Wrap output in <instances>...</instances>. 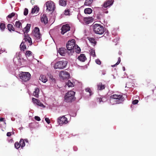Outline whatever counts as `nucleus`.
Masks as SVG:
<instances>
[{
	"label": "nucleus",
	"instance_id": "nucleus-51",
	"mask_svg": "<svg viewBox=\"0 0 156 156\" xmlns=\"http://www.w3.org/2000/svg\"><path fill=\"white\" fill-rule=\"evenodd\" d=\"M24 140L25 142L28 143V141L27 139H25Z\"/></svg>",
	"mask_w": 156,
	"mask_h": 156
},
{
	"label": "nucleus",
	"instance_id": "nucleus-12",
	"mask_svg": "<svg viewBox=\"0 0 156 156\" xmlns=\"http://www.w3.org/2000/svg\"><path fill=\"white\" fill-rule=\"evenodd\" d=\"M32 101L34 104H36L37 105L43 108L45 107V106L41 102H40L39 100L34 98H32Z\"/></svg>",
	"mask_w": 156,
	"mask_h": 156
},
{
	"label": "nucleus",
	"instance_id": "nucleus-7",
	"mask_svg": "<svg viewBox=\"0 0 156 156\" xmlns=\"http://www.w3.org/2000/svg\"><path fill=\"white\" fill-rule=\"evenodd\" d=\"M34 36L37 40H40L41 35L40 32V30L39 28L36 27L35 28L34 31L33 33Z\"/></svg>",
	"mask_w": 156,
	"mask_h": 156
},
{
	"label": "nucleus",
	"instance_id": "nucleus-1",
	"mask_svg": "<svg viewBox=\"0 0 156 156\" xmlns=\"http://www.w3.org/2000/svg\"><path fill=\"white\" fill-rule=\"evenodd\" d=\"M125 98L122 95L114 94L110 97V103L112 105L122 103Z\"/></svg>",
	"mask_w": 156,
	"mask_h": 156
},
{
	"label": "nucleus",
	"instance_id": "nucleus-39",
	"mask_svg": "<svg viewBox=\"0 0 156 156\" xmlns=\"http://www.w3.org/2000/svg\"><path fill=\"white\" fill-rule=\"evenodd\" d=\"M14 146H15V147L17 149L19 148L20 147V144L18 142H16L15 143Z\"/></svg>",
	"mask_w": 156,
	"mask_h": 156
},
{
	"label": "nucleus",
	"instance_id": "nucleus-3",
	"mask_svg": "<svg viewBox=\"0 0 156 156\" xmlns=\"http://www.w3.org/2000/svg\"><path fill=\"white\" fill-rule=\"evenodd\" d=\"M93 29L95 33L102 34L104 32V28L103 26L100 24H95L93 25Z\"/></svg>",
	"mask_w": 156,
	"mask_h": 156
},
{
	"label": "nucleus",
	"instance_id": "nucleus-14",
	"mask_svg": "<svg viewBox=\"0 0 156 156\" xmlns=\"http://www.w3.org/2000/svg\"><path fill=\"white\" fill-rule=\"evenodd\" d=\"M58 53L62 56H65L67 51L66 49L64 48H59L58 50Z\"/></svg>",
	"mask_w": 156,
	"mask_h": 156
},
{
	"label": "nucleus",
	"instance_id": "nucleus-26",
	"mask_svg": "<svg viewBox=\"0 0 156 156\" xmlns=\"http://www.w3.org/2000/svg\"><path fill=\"white\" fill-rule=\"evenodd\" d=\"M24 41H23L20 45V48L21 50L24 51L25 50L27 49L26 46L24 44Z\"/></svg>",
	"mask_w": 156,
	"mask_h": 156
},
{
	"label": "nucleus",
	"instance_id": "nucleus-44",
	"mask_svg": "<svg viewBox=\"0 0 156 156\" xmlns=\"http://www.w3.org/2000/svg\"><path fill=\"white\" fill-rule=\"evenodd\" d=\"M69 11L68 9L65 10V14L66 15H68L69 14Z\"/></svg>",
	"mask_w": 156,
	"mask_h": 156
},
{
	"label": "nucleus",
	"instance_id": "nucleus-28",
	"mask_svg": "<svg viewBox=\"0 0 156 156\" xmlns=\"http://www.w3.org/2000/svg\"><path fill=\"white\" fill-rule=\"evenodd\" d=\"M66 44L69 45L72 44L73 45H76V44L75 41L74 39H72L69 41Z\"/></svg>",
	"mask_w": 156,
	"mask_h": 156
},
{
	"label": "nucleus",
	"instance_id": "nucleus-22",
	"mask_svg": "<svg viewBox=\"0 0 156 156\" xmlns=\"http://www.w3.org/2000/svg\"><path fill=\"white\" fill-rule=\"evenodd\" d=\"M40 90L38 88L36 87L35 88V90L33 93V95L36 98H38L39 96V93Z\"/></svg>",
	"mask_w": 156,
	"mask_h": 156
},
{
	"label": "nucleus",
	"instance_id": "nucleus-29",
	"mask_svg": "<svg viewBox=\"0 0 156 156\" xmlns=\"http://www.w3.org/2000/svg\"><path fill=\"white\" fill-rule=\"evenodd\" d=\"M92 11V9L89 8L85 9L84 11V13L86 14H90L91 13Z\"/></svg>",
	"mask_w": 156,
	"mask_h": 156
},
{
	"label": "nucleus",
	"instance_id": "nucleus-24",
	"mask_svg": "<svg viewBox=\"0 0 156 156\" xmlns=\"http://www.w3.org/2000/svg\"><path fill=\"white\" fill-rule=\"evenodd\" d=\"M7 26L8 30L9 31L11 32L12 31H15V28L12 24L10 23L8 24Z\"/></svg>",
	"mask_w": 156,
	"mask_h": 156
},
{
	"label": "nucleus",
	"instance_id": "nucleus-47",
	"mask_svg": "<svg viewBox=\"0 0 156 156\" xmlns=\"http://www.w3.org/2000/svg\"><path fill=\"white\" fill-rule=\"evenodd\" d=\"M34 119L36 120L37 121H40L41 120L40 117L38 116H35Z\"/></svg>",
	"mask_w": 156,
	"mask_h": 156
},
{
	"label": "nucleus",
	"instance_id": "nucleus-41",
	"mask_svg": "<svg viewBox=\"0 0 156 156\" xmlns=\"http://www.w3.org/2000/svg\"><path fill=\"white\" fill-rule=\"evenodd\" d=\"M90 54L92 56H95V54L94 50L93 49H91L90 52Z\"/></svg>",
	"mask_w": 156,
	"mask_h": 156
},
{
	"label": "nucleus",
	"instance_id": "nucleus-13",
	"mask_svg": "<svg viewBox=\"0 0 156 156\" xmlns=\"http://www.w3.org/2000/svg\"><path fill=\"white\" fill-rule=\"evenodd\" d=\"M22 20H18L16 21L14 25L15 27H16L18 30H21L23 28L22 27Z\"/></svg>",
	"mask_w": 156,
	"mask_h": 156
},
{
	"label": "nucleus",
	"instance_id": "nucleus-40",
	"mask_svg": "<svg viewBox=\"0 0 156 156\" xmlns=\"http://www.w3.org/2000/svg\"><path fill=\"white\" fill-rule=\"evenodd\" d=\"M28 9L27 8H25L23 12L24 15L25 16H27L28 14Z\"/></svg>",
	"mask_w": 156,
	"mask_h": 156
},
{
	"label": "nucleus",
	"instance_id": "nucleus-2",
	"mask_svg": "<svg viewBox=\"0 0 156 156\" xmlns=\"http://www.w3.org/2000/svg\"><path fill=\"white\" fill-rule=\"evenodd\" d=\"M75 92L72 90L68 91L64 96V100L67 102H71L75 101L76 98L75 97Z\"/></svg>",
	"mask_w": 156,
	"mask_h": 156
},
{
	"label": "nucleus",
	"instance_id": "nucleus-52",
	"mask_svg": "<svg viewBox=\"0 0 156 156\" xmlns=\"http://www.w3.org/2000/svg\"><path fill=\"white\" fill-rule=\"evenodd\" d=\"M4 118H0V121H2L4 120Z\"/></svg>",
	"mask_w": 156,
	"mask_h": 156
},
{
	"label": "nucleus",
	"instance_id": "nucleus-23",
	"mask_svg": "<svg viewBox=\"0 0 156 156\" xmlns=\"http://www.w3.org/2000/svg\"><path fill=\"white\" fill-rule=\"evenodd\" d=\"M39 80L44 83H46L47 81V79L45 75H41L39 77Z\"/></svg>",
	"mask_w": 156,
	"mask_h": 156
},
{
	"label": "nucleus",
	"instance_id": "nucleus-27",
	"mask_svg": "<svg viewBox=\"0 0 156 156\" xmlns=\"http://www.w3.org/2000/svg\"><path fill=\"white\" fill-rule=\"evenodd\" d=\"M59 2V5L62 6H65L66 5V0H60Z\"/></svg>",
	"mask_w": 156,
	"mask_h": 156
},
{
	"label": "nucleus",
	"instance_id": "nucleus-18",
	"mask_svg": "<svg viewBox=\"0 0 156 156\" xmlns=\"http://www.w3.org/2000/svg\"><path fill=\"white\" fill-rule=\"evenodd\" d=\"M84 21L87 24H88L92 21V17H86L84 18Z\"/></svg>",
	"mask_w": 156,
	"mask_h": 156
},
{
	"label": "nucleus",
	"instance_id": "nucleus-53",
	"mask_svg": "<svg viewBox=\"0 0 156 156\" xmlns=\"http://www.w3.org/2000/svg\"><path fill=\"white\" fill-rule=\"evenodd\" d=\"M123 71L125 70V68L124 67H123Z\"/></svg>",
	"mask_w": 156,
	"mask_h": 156
},
{
	"label": "nucleus",
	"instance_id": "nucleus-45",
	"mask_svg": "<svg viewBox=\"0 0 156 156\" xmlns=\"http://www.w3.org/2000/svg\"><path fill=\"white\" fill-rule=\"evenodd\" d=\"M138 102V100H133L132 102V104L133 105H135L137 104Z\"/></svg>",
	"mask_w": 156,
	"mask_h": 156
},
{
	"label": "nucleus",
	"instance_id": "nucleus-20",
	"mask_svg": "<svg viewBox=\"0 0 156 156\" xmlns=\"http://www.w3.org/2000/svg\"><path fill=\"white\" fill-rule=\"evenodd\" d=\"M97 87L98 90H101L105 89V86L101 83H99L97 84Z\"/></svg>",
	"mask_w": 156,
	"mask_h": 156
},
{
	"label": "nucleus",
	"instance_id": "nucleus-31",
	"mask_svg": "<svg viewBox=\"0 0 156 156\" xmlns=\"http://www.w3.org/2000/svg\"><path fill=\"white\" fill-rule=\"evenodd\" d=\"M74 50H75V51L77 53H79L81 51L80 48L77 45H76L75 47H74Z\"/></svg>",
	"mask_w": 156,
	"mask_h": 156
},
{
	"label": "nucleus",
	"instance_id": "nucleus-8",
	"mask_svg": "<svg viewBox=\"0 0 156 156\" xmlns=\"http://www.w3.org/2000/svg\"><path fill=\"white\" fill-rule=\"evenodd\" d=\"M75 46L66 44V47L67 49V53L69 55H72L74 52V48Z\"/></svg>",
	"mask_w": 156,
	"mask_h": 156
},
{
	"label": "nucleus",
	"instance_id": "nucleus-33",
	"mask_svg": "<svg viewBox=\"0 0 156 156\" xmlns=\"http://www.w3.org/2000/svg\"><path fill=\"white\" fill-rule=\"evenodd\" d=\"M20 145L21 147H23L25 146V144L24 142V140L23 139H21L20 141Z\"/></svg>",
	"mask_w": 156,
	"mask_h": 156
},
{
	"label": "nucleus",
	"instance_id": "nucleus-6",
	"mask_svg": "<svg viewBox=\"0 0 156 156\" xmlns=\"http://www.w3.org/2000/svg\"><path fill=\"white\" fill-rule=\"evenodd\" d=\"M47 7L46 10L49 11H53L55 10V5L54 2L51 1H49L45 3Z\"/></svg>",
	"mask_w": 156,
	"mask_h": 156
},
{
	"label": "nucleus",
	"instance_id": "nucleus-36",
	"mask_svg": "<svg viewBox=\"0 0 156 156\" xmlns=\"http://www.w3.org/2000/svg\"><path fill=\"white\" fill-rule=\"evenodd\" d=\"M0 28L1 30H4L5 28V24L4 23H1L0 24Z\"/></svg>",
	"mask_w": 156,
	"mask_h": 156
},
{
	"label": "nucleus",
	"instance_id": "nucleus-21",
	"mask_svg": "<svg viewBox=\"0 0 156 156\" xmlns=\"http://www.w3.org/2000/svg\"><path fill=\"white\" fill-rule=\"evenodd\" d=\"M30 26V24H27L26 27L23 28V31L24 34L26 32L27 33L29 31Z\"/></svg>",
	"mask_w": 156,
	"mask_h": 156
},
{
	"label": "nucleus",
	"instance_id": "nucleus-5",
	"mask_svg": "<svg viewBox=\"0 0 156 156\" xmlns=\"http://www.w3.org/2000/svg\"><path fill=\"white\" fill-rule=\"evenodd\" d=\"M19 77L23 81L26 82L30 79V74L28 72H22L20 74Z\"/></svg>",
	"mask_w": 156,
	"mask_h": 156
},
{
	"label": "nucleus",
	"instance_id": "nucleus-37",
	"mask_svg": "<svg viewBox=\"0 0 156 156\" xmlns=\"http://www.w3.org/2000/svg\"><path fill=\"white\" fill-rule=\"evenodd\" d=\"M16 15V13L14 12H12L11 14H10L9 15H8L7 17V19L9 18L11 19L14 16Z\"/></svg>",
	"mask_w": 156,
	"mask_h": 156
},
{
	"label": "nucleus",
	"instance_id": "nucleus-50",
	"mask_svg": "<svg viewBox=\"0 0 156 156\" xmlns=\"http://www.w3.org/2000/svg\"><path fill=\"white\" fill-rule=\"evenodd\" d=\"M31 3H32V4L33 5L35 4L34 3V0H31Z\"/></svg>",
	"mask_w": 156,
	"mask_h": 156
},
{
	"label": "nucleus",
	"instance_id": "nucleus-4",
	"mask_svg": "<svg viewBox=\"0 0 156 156\" xmlns=\"http://www.w3.org/2000/svg\"><path fill=\"white\" fill-rule=\"evenodd\" d=\"M67 63V61L66 60L58 61L54 64V68L55 69H62L66 67Z\"/></svg>",
	"mask_w": 156,
	"mask_h": 156
},
{
	"label": "nucleus",
	"instance_id": "nucleus-11",
	"mask_svg": "<svg viewBox=\"0 0 156 156\" xmlns=\"http://www.w3.org/2000/svg\"><path fill=\"white\" fill-rule=\"evenodd\" d=\"M68 122L67 119L65 116L58 117V122L60 125L67 124Z\"/></svg>",
	"mask_w": 156,
	"mask_h": 156
},
{
	"label": "nucleus",
	"instance_id": "nucleus-35",
	"mask_svg": "<svg viewBox=\"0 0 156 156\" xmlns=\"http://www.w3.org/2000/svg\"><path fill=\"white\" fill-rule=\"evenodd\" d=\"M66 85L69 87H72L74 86V84L72 83L70 80H68Z\"/></svg>",
	"mask_w": 156,
	"mask_h": 156
},
{
	"label": "nucleus",
	"instance_id": "nucleus-48",
	"mask_svg": "<svg viewBox=\"0 0 156 156\" xmlns=\"http://www.w3.org/2000/svg\"><path fill=\"white\" fill-rule=\"evenodd\" d=\"M97 100L100 103L101 101H103L102 100V98H97Z\"/></svg>",
	"mask_w": 156,
	"mask_h": 156
},
{
	"label": "nucleus",
	"instance_id": "nucleus-49",
	"mask_svg": "<svg viewBox=\"0 0 156 156\" xmlns=\"http://www.w3.org/2000/svg\"><path fill=\"white\" fill-rule=\"evenodd\" d=\"M6 135H7V136H11V133L10 132H8L7 133Z\"/></svg>",
	"mask_w": 156,
	"mask_h": 156
},
{
	"label": "nucleus",
	"instance_id": "nucleus-43",
	"mask_svg": "<svg viewBox=\"0 0 156 156\" xmlns=\"http://www.w3.org/2000/svg\"><path fill=\"white\" fill-rule=\"evenodd\" d=\"M45 120L48 124H49L50 123V121L48 118H45Z\"/></svg>",
	"mask_w": 156,
	"mask_h": 156
},
{
	"label": "nucleus",
	"instance_id": "nucleus-16",
	"mask_svg": "<svg viewBox=\"0 0 156 156\" xmlns=\"http://www.w3.org/2000/svg\"><path fill=\"white\" fill-rule=\"evenodd\" d=\"M113 2V1L112 0H108L104 2L103 6L105 8H106L109 6L112 5Z\"/></svg>",
	"mask_w": 156,
	"mask_h": 156
},
{
	"label": "nucleus",
	"instance_id": "nucleus-38",
	"mask_svg": "<svg viewBox=\"0 0 156 156\" xmlns=\"http://www.w3.org/2000/svg\"><path fill=\"white\" fill-rule=\"evenodd\" d=\"M121 61V58L120 57H119L118 58V61L114 65H112V67H114L117 65H118L120 62Z\"/></svg>",
	"mask_w": 156,
	"mask_h": 156
},
{
	"label": "nucleus",
	"instance_id": "nucleus-25",
	"mask_svg": "<svg viewBox=\"0 0 156 156\" xmlns=\"http://www.w3.org/2000/svg\"><path fill=\"white\" fill-rule=\"evenodd\" d=\"M25 55L26 57L28 59V58L29 57H32V58H33V57L32 53L30 51H26L25 53Z\"/></svg>",
	"mask_w": 156,
	"mask_h": 156
},
{
	"label": "nucleus",
	"instance_id": "nucleus-17",
	"mask_svg": "<svg viewBox=\"0 0 156 156\" xmlns=\"http://www.w3.org/2000/svg\"><path fill=\"white\" fill-rule=\"evenodd\" d=\"M78 59L80 61L84 62L87 59V58L84 54H82L78 57Z\"/></svg>",
	"mask_w": 156,
	"mask_h": 156
},
{
	"label": "nucleus",
	"instance_id": "nucleus-46",
	"mask_svg": "<svg viewBox=\"0 0 156 156\" xmlns=\"http://www.w3.org/2000/svg\"><path fill=\"white\" fill-rule=\"evenodd\" d=\"M95 62L98 65H100L101 64V62L100 60L97 59L96 60Z\"/></svg>",
	"mask_w": 156,
	"mask_h": 156
},
{
	"label": "nucleus",
	"instance_id": "nucleus-34",
	"mask_svg": "<svg viewBox=\"0 0 156 156\" xmlns=\"http://www.w3.org/2000/svg\"><path fill=\"white\" fill-rule=\"evenodd\" d=\"M93 0H86L84 3L85 5H89L92 2Z\"/></svg>",
	"mask_w": 156,
	"mask_h": 156
},
{
	"label": "nucleus",
	"instance_id": "nucleus-54",
	"mask_svg": "<svg viewBox=\"0 0 156 156\" xmlns=\"http://www.w3.org/2000/svg\"><path fill=\"white\" fill-rule=\"evenodd\" d=\"M12 133V134H14V132H13Z\"/></svg>",
	"mask_w": 156,
	"mask_h": 156
},
{
	"label": "nucleus",
	"instance_id": "nucleus-10",
	"mask_svg": "<svg viewBox=\"0 0 156 156\" xmlns=\"http://www.w3.org/2000/svg\"><path fill=\"white\" fill-rule=\"evenodd\" d=\"M70 29V27L68 24L63 25L61 29V33L62 35H64L67 31H69Z\"/></svg>",
	"mask_w": 156,
	"mask_h": 156
},
{
	"label": "nucleus",
	"instance_id": "nucleus-30",
	"mask_svg": "<svg viewBox=\"0 0 156 156\" xmlns=\"http://www.w3.org/2000/svg\"><path fill=\"white\" fill-rule=\"evenodd\" d=\"M39 8L37 6H35L32 8L31 10V13H34L36 12H38L39 11Z\"/></svg>",
	"mask_w": 156,
	"mask_h": 156
},
{
	"label": "nucleus",
	"instance_id": "nucleus-32",
	"mask_svg": "<svg viewBox=\"0 0 156 156\" xmlns=\"http://www.w3.org/2000/svg\"><path fill=\"white\" fill-rule=\"evenodd\" d=\"M89 41L94 45L96 44L97 42L96 41L95 39L92 37L90 38L89 39Z\"/></svg>",
	"mask_w": 156,
	"mask_h": 156
},
{
	"label": "nucleus",
	"instance_id": "nucleus-42",
	"mask_svg": "<svg viewBox=\"0 0 156 156\" xmlns=\"http://www.w3.org/2000/svg\"><path fill=\"white\" fill-rule=\"evenodd\" d=\"M86 91L87 92H89L90 93V95H91V90L89 88H87L86 89Z\"/></svg>",
	"mask_w": 156,
	"mask_h": 156
},
{
	"label": "nucleus",
	"instance_id": "nucleus-19",
	"mask_svg": "<svg viewBox=\"0 0 156 156\" xmlns=\"http://www.w3.org/2000/svg\"><path fill=\"white\" fill-rule=\"evenodd\" d=\"M41 21L42 23L46 24L48 22V20L47 17L45 15H43L41 18Z\"/></svg>",
	"mask_w": 156,
	"mask_h": 156
},
{
	"label": "nucleus",
	"instance_id": "nucleus-9",
	"mask_svg": "<svg viewBox=\"0 0 156 156\" xmlns=\"http://www.w3.org/2000/svg\"><path fill=\"white\" fill-rule=\"evenodd\" d=\"M59 76L61 79L64 80L69 78L70 77V74L67 72L62 71L59 73Z\"/></svg>",
	"mask_w": 156,
	"mask_h": 156
},
{
	"label": "nucleus",
	"instance_id": "nucleus-15",
	"mask_svg": "<svg viewBox=\"0 0 156 156\" xmlns=\"http://www.w3.org/2000/svg\"><path fill=\"white\" fill-rule=\"evenodd\" d=\"M24 38L23 41H24V42H25L28 41V42L30 44V45H31L32 44V41L31 38L28 35H26L25 34L24 35Z\"/></svg>",
	"mask_w": 156,
	"mask_h": 156
}]
</instances>
